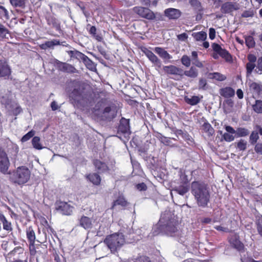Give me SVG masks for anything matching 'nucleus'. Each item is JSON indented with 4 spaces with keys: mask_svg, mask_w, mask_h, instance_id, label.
I'll return each instance as SVG.
<instances>
[{
    "mask_svg": "<svg viewBox=\"0 0 262 262\" xmlns=\"http://www.w3.org/2000/svg\"><path fill=\"white\" fill-rule=\"evenodd\" d=\"M118 130L124 134L125 138H127L128 137L130 132L128 120L122 118L119 126Z\"/></svg>",
    "mask_w": 262,
    "mask_h": 262,
    "instance_id": "18",
    "label": "nucleus"
},
{
    "mask_svg": "<svg viewBox=\"0 0 262 262\" xmlns=\"http://www.w3.org/2000/svg\"><path fill=\"white\" fill-rule=\"evenodd\" d=\"M247 59L249 62L251 63H255V62H257V58L256 56L252 54H250L248 55Z\"/></svg>",
    "mask_w": 262,
    "mask_h": 262,
    "instance_id": "57",
    "label": "nucleus"
},
{
    "mask_svg": "<svg viewBox=\"0 0 262 262\" xmlns=\"http://www.w3.org/2000/svg\"><path fill=\"white\" fill-rule=\"evenodd\" d=\"M181 15L180 10L175 8H167L164 11V15L169 19H177Z\"/></svg>",
    "mask_w": 262,
    "mask_h": 262,
    "instance_id": "17",
    "label": "nucleus"
},
{
    "mask_svg": "<svg viewBox=\"0 0 262 262\" xmlns=\"http://www.w3.org/2000/svg\"><path fill=\"white\" fill-rule=\"evenodd\" d=\"M30 171L25 166L19 167L13 173L12 181L19 185H22L27 183L30 178Z\"/></svg>",
    "mask_w": 262,
    "mask_h": 262,
    "instance_id": "4",
    "label": "nucleus"
},
{
    "mask_svg": "<svg viewBox=\"0 0 262 262\" xmlns=\"http://www.w3.org/2000/svg\"><path fill=\"white\" fill-rule=\"evenodd\" d=\"M192 194L200 206H207L210 199V193L207 185L202 182H193L191 185Z\"/></svg>",
    "mask_w": 262,
    "mask_h": 262,
    "instance_id": "2",
    "label": "nucleus"
},
{
    "mask_svg": "<svg viewBox=\"0 0 262 262\" xmlns=\"http://www.w3.org/2000/svg\"><path fill=\"white\" fill-rule=\"evenodd\" d=\"M79 225L85 229L92 228V219L88 216L83 215L79 220Z\"/></svg>",
    "mask_w": 262,
    "mask_h": 262,
    "instance_id": "19",
    "label": "nucleus"
},
{
    "mask_svg": "<svg viewBox=\"0 0 262 262\" xmlns=\"http://www.w3.org/2000/svg\"><path fill=\"white\" fill-rule=\"evenodd\" d=\"M9 165V160L6 153L0 150V171L4 174L7 173Z\"/></svg>",
    "mask_w": 262,
    "mask_h": 262,
    "instance_id": "7",
    "label": "nucleus"
},
{
    "mask_svg": "<svg viewBox=\"0 0 262 262\" xmlns=\"http://www.w3.org/2000/svg\"><path fill=\"white\" fill-rule=\"evenodd\" d=\"M233 101L231 99H227L223 103V108L226 114L229 113L233 106Z\"/></svg>",
    "mask_w": 262,
    "mask_h": 262,
    "instance_id": "29",
    "label": "nucleus"
},
{
    "mask_svg": "<svg viewBox=\"0 0 262 262\" xmlns=\"http://www.w3.org/2000/svg\"><path fill=\"white\" fill-rule=\"evenodd\" d=\"M202 127L204 131L207 133L208 136H212L214 134V129L210 124L208 122H205L203 124Z\"/></svg>",
    "mask_w": 262,
    "mask_h": 262,
    "instance_id": "35",
    "label": "nucleus"
},
{
    "mask_svg": "<svg viewBox=\"0 0 262 262\" xmlns=\"http://www.w3.org/2000/svg\"><path fill=\"white\" fill-rule=\"evenodd\" d=\"M209 38L212 40L214 39L215 37V29L211 28L209 29Z\"/></svg>",
    "mask_w": 262,
    "mask_h": 262,
    "instance_id": "62",
    "label": "nucleus"
},
{
    "mask_svg": "<svg viewBox=\"0 0 262 262\" xmlns=\"http://www.w3.org/2000/svg\"><path fill=\"white\" fill-rule=\"evenodd\" d=\"M155 52L158 54L160 57L164 60L165 62L172 58V56L164 49L160 47H156L154 49Z\"/></svg>",
    "mask_w": 262,
    "mask_h": 262,
    "instance_id": "21",
    "label": "nucleus"
},
{
    "mask_svg": "<svg viewBox=\"0 0 262 262\" xmlns=\"http://www.w3.org/2000/svg\"><path fill=\"white\" fill-rule=\"evenodd\" d=\"M56 209L62 214L70 215L72 214L74 207L66 202H60L56 207Z\"/></svg>",
    "mask_w": 262,
    "mask_h": 262,
    "instance_id": "8",
    "label": "nucleus"
},
{
    "mask_svg": "<svg viewBox=\"0 0 262 262\" xmlns=\"http://www.w3.org/2000/svg\"><path fill=\"white\" fill-rule=\"evenodd\" d=\"M104 243L113 253L120 249L125 243L124 235L120 233H115L108 235L104 240Z\"/></svg>",
    "mask_w": 262,
    "mask_h": 262,
    "instance_id": "3",
    "label": "nucleus"
},
{
    "mask_svg": "<svg viewBox=\"0 0 262 262\" xmlns=\"http://www.w3.org/2000/svg\"><path fill=\"white\" fill-rule=\"evenodd\" d=\"M254 15L253 11L252 10H248L245 11L242 14V16L243 17H252Z\"/></svg>",
    "mask_w": 262,
    "mask_h": 262,
    "instance_id": "55",
    "label": "nucleus"
},
{
    "mask_svg": "<svg viewBox=\"0 0 262 262\" xmlns=\"http://www.w3.org/2000/svg\"><path fill=\"white\" fill-rule=\"evenodd\" d=\"M212 48L214 52L217 53L221 57L225 59L226 60L229 61L231 59V55L229 52L225 49H223L219 44L213 43L212 45Z\"/></svg>",
    "mask_w": 262,
    "mask_h": 262,
    "instance_id": "9",
    "label": "nucleus"
},
{
    "mask_svg": "<svg viewBox=\"0 0 262 262\" xmlns=\"http://www.w3.org/2000/svg\"><path fill=\"white\" fill-rule=\"evenodd\" d=\"M214 228L216 230L222 232H229L230 231V230L228 227L222 225H215L214 226Z\"/></svg>",
    "mask_w": 262,
    "mask_h": 262,
    "instance_id": "54",
    "label": "nucleus"
},
{
    "mask_svg": "<svg viewBox=\"0 0 262 262\" xmlns=\"http://www.w3.org/2000/svg\"><path fill=\"white\" fill-rule=\"evenodd\" d=\"M142 51L153 64L158 68L161 67L162 62L161 60L151 51L147 48H144Z\"/></svg>",
    "mask_w": 262,
    "mask_h": 262,
    "instance_id": "14",
    "label": "nucleus"
},
{
    "mask_svg": "<svg viewBox=\"0 0 262 262\" xmlns=\"http://www.w3.org/2000/svg\"><path fill=\"white\" fill-rule=\"evenodd\" d=\"M234 90L230 87L222 89L220 91V94L226 98L231 97L234 95Z\"/></svg>",
    "mask_w": 262,
    "mask_h": 262,
    "instance_id": "23",
    "label": "nucleus"
},
{
    "mask_svg": "<svg viewBox=\"0 0 262 262\" xmlns=\"http://www.w3.org/2000/svg\"><path fill=\"white\" fill-rule=\"evenodd\" d=\"M180 181L182 184H188L187 176L182 171L180 172Z\"/></svg>",
    "mask_w": 262,
    "mask_h": 262,
    "instance_id": "53",
    "label": "nucleus"
},
{
    "mask_svg": "<svg viewBox=\"0 0 262 262\" xmlns=\"http://www.w3.org/2000/svg\"><path fill=\"white\" fill-rule=\"evenodd\" d=\"M249 134V131L245 128L239 127L236 129V136L237 137H245Z\"/></svg>",
    "mask_w": 262,
    "mask_h": 262,
    "instance_id": "40",
    "label": "nucleus"
},
{
    "mask_svg": "<svg viewBox=\"0 0 262 262\" xmlns=\"http://www.w3.org/2000/svg\"><path fill=\"white\" fill-rule=\"evenodd\" d=\"M94 164L95 166V167L101 171H105L108 169V167L107 165L104 163H103L98 160H95Z\"/></svg>",
    "mask_w": 262,
    "mask_h": 262,
    "instance_id": "33",
    "label": "nucleus"
},
{
    "mask_svg": "<svg viewBox=\"0 0 262 262\" xmlns=\"http://www.w3.org/2000/svg\"><path fill=\"white\" fill-rule=\"evenodd\" d=\"M116 113L115 108H112L111 107H106L103 111V114L106 118L112 119L116 116Z\"/></svg>",
    "mask_w": 262,
    "mask_h": 262,
    "instance_id": "25",
    "label": "nucleus"
},
{
    "mask_svg": "<svg viewBox=\"0 0 262 262\" xmlns=\"http://www.w3.org/2000/svg\"><path fill=\"white\" fill-rule=\"evenodd\" d=\"M223 138L225 141L230 142L234 140L235 136L231 134L225 133L223 135Z\"/></svg>",
    "mask_w": 262,
    "mask_h": 262,
    "instance_id": "50",
    "label": "nucleus"
},
{
    "mask_svg": "<svg viewBox=\"0 0 262 262\" xmlns=\"http://www.w3.org/2000/svg\"><path fill=\"white\" fill-rule=\"evenodd\" d=\"M11 74V70L5 61L0 60V77L9 78Z\"/></svg>",
    "mask_w": 262,
    "mask_h": 262,
    "instance_id": "16",
    "label": "nucleus"
},
{
    "mask_svg": "<svg viewBox=\"0 0 262 262\" xmlns=\"http://www.w3.org/2000/svg\"><path fill=\"white\" fill-rule=\"evenodd\" d=\"M192 36L196 41H204L207 38V33L205 32L201 31L193 33Z\"/></svg>",
    "mask_w": 262,
    "mask_h": 262,
    "instance_id": "32",
    "label": "nucleus"
},
{
    "mask_svg": "<svg viewBox=\"0 0 262 262\" xmlns=\"http://www.w3.org/2000/svg\"><path fill=\"white\" fill-rule=\"evenodd\" d=\"M259 139L258 133L257 132H252L250 136V141L251 144L255 143Z\"/></svg>",
    "mask_w": 262,
    "mask_h": 262,
    "instance_id": "49",
    "label": "nucleus"
},
{
    "mask_svg": "<svg viewBox=\"0 0 262 262\" xmlns=\"http://www.w3.org/2000/svg\"><path fill=\"white\" fill-rule=\"evenodd\" d=\"M83 61L88 69L92 71H96V66L94 62H93L88 56L83 60Z\"/></svg>",
    "mask_w": 262,
    "mask_h": 262,
    "instance_id": "31",
    "label": "nucleus"
},
{
    "mask_svg": "<svg viewBox=\"0 0 262 262\" xmlns=\"http://www.w3.org/2000/svg\"><path fill=\"white\" fill-rule=\"evenodd\" d=\"M237 147L240 150H245L247 148V142L244 140H241L237 143Z\"/></svg>",
    "mask_w": 262,
    "mask_h": 262,
    "instance_id": "52",
    "label": "nucleus"
},
{
    "mask_svg": "<svg viewBox=\"0 0 262 262\" xmlns=\"http://www.w3.org/2000/svg\"><path fill=\"white\" fill-rule=\"evenodd\" d=\"M26 234L30 244L33 245L35 243L36 237L34 231L31 226H29L27 228Z\"/></svg>",
    "mask_w": 262,
    "mask_h": 262,
    "instance_id": "22",
    "label": "nucleus"
},
{
    "mask_svg": "<svg viewBox=\"0 0 262 262\" xmlns=\"http://www.w3.org/2000/svg\"><path fill=\"white\" fill-rule=\"evenodd\" d=\"M69 96L75 101H79L82 97L81 92L80 90L75 89L70 94Z\"/></svg>",
    "mask_w": 262,
    "mask_h": 262,
    "instance_id": "28",
    "label": "nucleus"
},
{
    "mask_svg": "<svg viewBox=\"0 0 262 262\" xmlns=\"http://www.w3.org/2000/svg\"><path fill=\"white\" fill-rule=\"evenodd\" d=\"M230 244L237 249L241 253L244 252V246L239 240V237L237 234H233L229 239Z\"/></svg>",
    "mask_w": 262,
    "mask_h": 262,
    "instance_id": "11",
    "label": "nucleus"
},
{
    "mask_svg": "<svg viewBox=\"0 0 262 262\" xmlns=\"http://www.w3.org/2000/svg\"><path fill=\"white\" fill-rule=\"evenodd\" d=\"M177 37L178 39L181 41H185L188 38V35L186 33H184L178 35Z\"/></svg>",
    "mask_w": 262,
    "mask_h": 262,
    "instance_id": "61",
    "label": "nucleus"
},
{
    "mask_svg": "<svg viewBox=\"0 0 262 262\" xmlns=\"http://www.w3.org/2000/svg\"><path fill=\"white\" fill-rule=\"evenodd\" d=\"M181 62L183 65L188 67L191 64V60L187 55H183L181 59Z\"/></svg>",
    "mask_w": 262,
    "mask_h": 262,
    "instance_id": "47",
    "label": "nucleus"
},
{
    "mask_svg": "<svg viewBox=\"0 0 262 262\" xmlns=\"http://www.w3.org/2000/svg\"><path fill=\"white\" fill-rule=\"evenodd\" d=\"M253 110L257 113H262V101L257 100L255 104L253 105Z\"/></svg>",
    "mask_w": 262,
    "mask_h": 262,
    "instance_id": "42",
    "label": "nucleus"
},
{
    "mask_svg": "<svg viewBox=\"0 0 262 262\" xmlns=\"http://www.w3.org/2000/svg\"><path fill=\"white\" fill-rule=\"evenodd\" d=\"M189 190V186L187 184H182L177 186H175L173 188L171 192V195H173V193L176 192L181 195H184Z\"/></svg>",
    "mask_w": 262,
    "mask_h": 262,
    "instance_id": "20",
    "label": "nucleus"
},
{
    "mask_svg": "<svg viewBox=\"0 0 262 262\" xmlns=\"http://www.w3.org/2000/svg\"><path fill=\"white\" fill-rule=\"evenodd\" d=\"M59 45V41L57 40H52L46 41L44 43L39 45L40 49L42 50H47L48 48H53L55 46Z\"/></svg>",
    "mask_w": 262,
    "mask_h": 262,
    "instance_id": "24",
    "label": "nucleus"
},
{
    "mask_svg": "<svg viewBox=\"0 0 262 262\" xmlns=\"http://www.w3.org/2000/svg\"><path fill=\"white\" fill-rule=\"evenodd\" d=\"M71 56L72 57H75L78 59L83 60L84 58L86 56L83 53L78 51H71L70 52Z\"/></svg>",
    "mask_w": 262,
    "mask_h": 262,
    "instance_id": "39",
    "label": "nucleus"
},
{
    "mask_svg": "<svg viewBox=\"0 0 262 262\" xmlns=\"http://www.w3.org/2000/svg\"><path fill=\"white\" fill-rule=\"evenodd\" d=\"M11 5L14 7H23L25 5V0H10Z\"/></svg>",
    "mask_w": 262,
    "mask_h": 262,
    "instance_id": "48",
    "label": "nucleus"
},
{
    "mask_svg": "<svg viewBox=\"0 0 262 262\" xmlns=\"http://www.w3.org/2000/svg\"><path fill=\"white\" fill-rule=\"evenodd\" d=\"M87 178L91 182L96 185H99L101 182V178L97 173L90 174L87 176Z\"/></svg>",
    "mask_w": 262,
    "mask_h": 262,
    "instance_id": "27",
    "label": "nucleus"
},
{
    "mask_svg": "<svg viewBox=\"0 0 262 262\" xmlns=\"http://www.w3.org/2000/svg\"><path fill=\"white\" fill-rule=\"evenodd\" d=\"M186 102L192 105L197 104L200 101V99L198 96H193L191 98H185Z\"/></svg>",
    "mask_w": 262,
    "mask_h": 262,
    "instance_id": "38",
    "label": "nucleus"
},
{
    "mask_svg": "<svg viewBox=\"0 0 262 262\" xmlns=\"http://www.w3.org/2000/svg\"><path fill=\"white\" fill-rule=\"evenodd\" d=\"M239 5L236 3L228 2L222 5L221 10L224 13H230L239 9Z\"/></svg>",
    "mask_w": 262,
    "mask_h": 262,
    "instance_id": "12",
    "label": "nucleus"
},
{
    "mask_svg": "<svg viewBox=\"0 0 262 262\" xmlns=\"http://www.w3.org/2000/svg\"><path fill=\"white\" fill-rule=\"evenodd\" d=\"M142 51L153 64L158 68L161 67L162 62L161 60L151 51L147 48H144Z\"/></svg>",
    "mask_w": 262,
    "mask_h": 262,
    "instance_id": "15",
    "label": "nucleus"
},
{
    "mask_svg": "<svg viewBox=\"0 0 262 262\" xmlns=\"http://www.w3.org/2000/svg\"><path fill=\"white\" fill-rule=\"evenodd\" d=\"M61 69L63 71L71 73L74 72L75 70V69L72 66L66 63L61 64Z\"/></svg>",
    "mask_w": 262,
    "mask_h": 262,
    "instance_id": "41",
    "label": "nucleus"
},
{
    "mask_svg": "<svg viewBox=\"0 0 262 262\" xmlns=\"http://www.w3.org/2000/svg\"><path fill=\"white\" fill-rule=\"evenodd\" d=\"M189 3L191 6L198 8L200 6V3L198 0H189Z\"/></svg>",
    "mask_w": 262,
    "mask_h": 262,
    "instance_id": "64",
    "label": "nucleus"
},
{
    "mask_svg": "<svg viewBox=\"0 0 262 262\" xmlns=\"http://www.w3.org/2000/svg\"><path fill=\"white\" fill-rule=\"evenodd\" d=\"M136 188L140 190H145L146 189V186L144 183L138 184L136 185Z\"/></svg>",
    "mask_w": 262,
    "mask_h": 262,
    "instance_id": "63",
    "label": "nucleus"
},
{
    "mask_svg": "<svg viewBox=\"0 0 262 262\" xmlns=\"http://www.w3.org/2000/svg\"><path fill=\"white\" fill-rule=\"evenodd\" d=\"M163 233L170 236L177 237L178 242L182 246L185 247L186 250L179 253V250L175 251L174 254L178 256H183L186 252H189L191 249L196 248L197 244H189L186 238L184 233L180 229L179 223L174 214L169 210H165L161 214L158 223L153 228V233L157 235Z\"/></svg>",
    "mask_w": 262,
    "mask_h": 262,
    "instance_id": "1",
    "label": "nucleus"
},
{
    "mask_svg": "<svg viewBox=\"0 0 262 262\" xmlns=\"http://www.w3.org/2000/svg\"><path fill=\"white\" fill-rule=\"evenodd\" d=\"M254 150L257 154L262 155V143H257L255 146Z\"/></svg>",
    "mask_w": 262,
    "mask_h": 262,
    "instance_id": "58",
    "label": "nucleus"
},
{
    "mask_svg": "<svg viewBox=\"0 0 262 262\" xmlns=\"http://www.w3.org/2000/svg\"><path fill=\"white\" fill-rule=\"evenodd\" d=\"M245 42L246 46L249 48H252L255 46V42L254 39L251 36H248L245 37Z\"/></svg>",
    "mask_w": 262,
    "mask_h": 262,
    "instance_id": "43",
    "label": "nucleus"
},
{
    "mask_svg": "<svg viewBox=\"0 0 262 262\" xmlns=\"http://www.w3.org/2000/svg\"><path fill=\"white\" fill-rule=\"evenodd\" d=\"M34 134L35 133L33 130H31L27 134H26L22 137L21 139V142H25L28 141L31 138H32L34 135Z\"/></svg>",
    "mask_w": 262,
    "mask_h": 262,
    "instance_id": "51",
    "label": "nucleus"
},
{
    "mask_svg": "<svg viewBox=\"0 0 262 262\" xmlns=\"http://www.w3.org/2000/svg\"><path fill=\"white\" fill-rule=\"evenodd\" d=\"M163 71L167 74L183 76V70L175 66L170 65L164 66Z\"/></svg>",
    "mask_w": 262,
    "mask_h": 262,
    "instance_id": "13",
    "label": "nucleus"
},
{
    "mask_svg": "<svg viewBox=\"0 0 262 262\" xmlns=\"http://www.w3.org/2000/svg\"><path fill=\"white\" fill-rule=\"evenodd\" d=\"M127 202L125 200L123 196H119L117 200H116L114 202L113 207H115L117 205H120L121 206H126Z\"/></svg>",
    "mask_w": 262,
    "mask_h": 262,
    "instance_id": "44",
    "label": "nucleus"
},
{
    "mask_svg": "<svg viewBox=\"0 0 262 262\" xmlns=\"http://www.w3.org/2000/svg\"><path fill=\"white\" fill-rule=\"evenodd\" d=\"M225 129L227 131V133L232 135L235 134L236 135V130H235L232 127L230 126H226Z\"/></svg>",
    "mask_w": 262,
    "mask_h": 262,
    "instance_id": "60",
    "label": "nucleus"
},
{
    "mask_svg": "<svg viewBox=\"0 0 262 262\" xmlns=\"http://www.w3.org/2000/svg\"><path fill=\"white\" fill-rule=\"evenodd\" d=\"M133 11L140 17L148 19H152L155 18L154 13L149 9L142 7H135Z\"/></svg>",
    "mask_w": 262,
    "mask_h": 262,
    "instance_id": "6",
    "label": "nucleus"
},
{
    "mask_svg": "<svg viewBox=\"0 0 262 262\" xmlns=\"http://www.w3.org/2000/svg\"><path fill=\"white\" fill-rule=\"evenodd\" d=\"M208 77L210 79H214L220 81H224L226 78V77L224 75L217 72L209 73L208 74Z\"/></svg>",
    "mask_w": 262,
    "mask_h": 262,
    "instance_id": "34",
    "label": "nucleus"
},
{
    "mask_svg": "<svg viewBox=\"0 0 262 262\" xmlns=\"http://www.w3.org/2000/svg\"><path fill=\"white\" fill-rule=\"evenodd\" d=\"M241 260L242 262H262L261 260H255L252 258L246 257L245 255H241Z\"/></svg>",
    "mask_w": 262,
    "mask_h": 262,
    "instance_id": "56",
    "label": "nucleus"
},
{
    "mask_svg": "<svg viewBox=\"0 0 262 262\" xmlns=\"http://www.w3.org/2000/svg\"><path fill=\"white\" fill-rule=\"evenodd\" d=\"M212 48L214 52L217 53L221 57L225 59L226 60L229 61L231 59V55L229 52L225 49H223L219 44L213 43L212 45Z\"/></svg>",
    "mask_w": 262,
    "mask_h": 262,
    "instance_id": "10",
    "label": "nucleus"
},
{
    "mask_svg": "<svg viewBox=\"0 0 262 262\" xmlns=\"http://www.w3.org/2000/svg\"><path fill=\"white\" fill-rule=\"evenodd\" d=\"M32 144L33 147L36 149L40 150L43 147L40 143V139L37 136L34 137L32 140Z\"/></svg>",
    "mask_w": 262,
    "mask_h": 262,
    "instance_id": "36",
    "label": "nucleus"
},
{
    "mask_svg": "<svg viewBox=\"0 0 262 262\" xmlns=\"http://www.w3.org/2000/svg\"><path fill=\"white\" fill-rule=\"evenodd\" d=\"M9 34L8 30L3 25H0V41L5 38H8L7 36Z\"/></svg>",
    "mask_w": 262,
    "mask_h": 262,
    "instance_id": "37",
    "label": "nucleus"
},
{
    "mask_svg": "<svg viewBox=\"0 0 262 262\" xmlns=\"http://www.w3.org/2000/svg\"><path fill=\"white\" fill-rule=\"evenodd\" d=\"M249 92L254 99L262 98V83L250 81L248 83Z\"/></svg>",
    "mask_w": 262,
    "mask_h": 262,
    "instance_id": "5",
    "label": "nucleus"
},
{
    "mask_svg": "<svg viewBox=\"0 0 262 262\" xmlns=\"http://www.w3.org/2000/svg\"><path fill=\"white\" fill-rule=\"evenodd\" d=\"M190 77V78H195L198 76V72L196 68L192 67L189 70L183 71V75Z\"/></svg>",
    "mask_w": 262,
    "mask_h": 262,
    "instance_id": "30",
    "label": "nucleus"
},
{
    "mask_svg": "<svg viewBox=\"0 0 262 262\" xmlns=\"http://www.w3.org/2000/svg\"><path fill=\"white\" fill-rule=\"evenodd\" d=\"M255 68H256V63L248 62L246 64V71L247 75H250L251 74L253 71L255 72Z\"/></svg>",
    "mask_w": 262,
    "mask_h": 262,
    "instance_id": "45",
    "label": "nucleus"
},
{
    "mask_svg": "<svg viewBox=\"0 0 262 262\" xmlns=\"http://www.w3.org/2000/svg\"><path fill=\"white\" fill-rule=\"evenodd\" d=\"M255 72L258 74H262V56L257 59Z\"/></svg>",
    "mask_w": 262,
    "mask_h": 262,
    "instance_id": "46",
    "label": "nucleus"
},
{
    "mask_svg": "<svg viewBox=\"0 0 262 262\" xmlns=\"http://www.w3.org/2000/svg\"><path fill=\"white\" fill-rule=\"evenodd\" d=\"M0 221L2 222L3 229L7 231H10L12 230L11 223L7 221L5 215L0 213Z\"/></svg>",
    "mask_w": 262,
    "mask_h": 262,
    "instance_id": "26",
    "label": "nucleus"
},
{
    "mask_svg": "<svg viewBox=\"0 0 262 262\" xmlns=\"http://www.w3.org/2000/svg\"><path fill=\"white\" fill-rule=\"evenodd\" d=\"M207 84V82L205 79H201L199 81V87L200 89L205 90V86Z\"/></svg>",
    "mask_w": 262,
    "mask_h": 262,
    "instance_id": "59",
    "label": "nucleus"
}]
</instances>
